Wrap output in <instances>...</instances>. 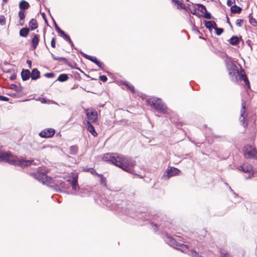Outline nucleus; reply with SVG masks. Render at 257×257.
I'll return each instance as SVG.
<instances>
[{
    "instance_id": "f257e3e1",
    "label": "nucleus",
    "mask_w": 257,
    "mask_h": 257,
    "mask_svg": "<svg viewBox=\"0 0 257 257\" xmlns=\"http://www.w3.org/2000/svg\"><path fill=\"white\" fill-rule=\"evenodd\" d=\"M102 160L113 164L125 172L135 174L136 161L131 158L116 153H107L102 157Z\"/></svg>"
},
{
    "instance_id": "f03ea898",
    "label": "nucleus",
    "mask_w": 257,
    "mask_h": 257,
    "mask_svg": "<svg viewBox=\"0 0 257 257\" xmlns=\"http://www.w3.org/2000/svg\"><path fill=\"white\" fill-rule=\"evenodd\" d=\"M0 161H5L11 165L21 167H27L33 164L34 160H26L24 159H19L18 157L13 156L10 152H0Z\"/></svg>"
},
{
    "instance_id": "7ed1b4c3",
    "label": "nucleus",
    "mask_w": 257,
    "mask_h": 257,
    "mask_svg": "<svg viewBox=\"0 0 257 257\" xmlns=\"http://www.w3.org/2000/svg\"><path fill=\"white\" fill-rule=\"evenodd\" d=\"M229 74L232 81L238 82L239 81H243L247 88H250L249 82L245 70L242 67H240V71H239L236 65H232L229 69Z\"/></svg>"
},
{
    "instance_id": "20e7f679",
    "label": "nucleus",
    "mask_w": 257,
    "mask_h": 257,
    "mask_svg": "<svg viewBox=\"0 0 257 257\" xmlns=\"http://www.w3.org/2000/svg\"><path fill=\"white\" fill-rule=\"evenodd\" d=\"M147 102L151 106L154 107L158 113L165 114H169L170 113V109L167 108L160 98H150L147 100Z\"/></svg>"
},
{
    "instance_id": "39448f33",
    "label": "nucleus",
    "mask_w": 257,
    "mask_h": 257,
    "mask_svg": "<svg viewBox=\"0 0 257 257\" xmlns=\"http://www.w3.org/2000/svg\"><path fill=\"white\" fill-rule=\"evenodd\" d=\"M164 240L165 242L168 244L170 246L176 248L177 249L181 250V251H184V248H187L186 246L184 244H181L177 242L176 240L173 238L172 236H170L168 233H166L164 236Z\"/></svg>"
},
{
    "instance_id": "423d86ee",
    "label": "nucleus",
    "mask_w": 257,
    "mask_h": 257,
    "mask_svg": "<svg viewBox=\"0 0 257 257\" xmlns=\"http://www.w3.org/2000/svg\"><path fill=\"white\" fill-rule=\"evenodd\" d=\"M38 170V172L34 175L36 179L41 182L43 184L48 185L50 183L51 178L46 175L45 171L41 167H39Z\"/></svg>"
},
{
    "instance_id": "0eeeda50",
    "label": "nucleus",
    "mask_w": 257,
    "mask_h": 257,
    "mask_svg": "<svg viewBox=\"0 0 257 257\" xmlns=\"http://www.w3.org/2000/svg\"><path fill=\"white\" fill-rule=\"evenodd\" d=\"M153 221L151 222V225L154 227L155 232L158 231L159 229H164L166 228L164 222H162L161 218L160 216L157 215H155Z\"/></svg>"
},
{
    "instance_id": "6e6552de",
    "label": "nucleus",
    "mask_w": 257,
    "mask_h": 257,
    "mask_svg": "<svg viewBox=\"0 0 257 257\" xmlns=\"http://www.w3.org/2000/svg\"><path fill=\"white\" fill-rule=\"evenodd\" d=\"M243 151L244 157L247 159L254 157L256 153L255 149L249 145L244 146Z\"/></svg>"
},
{
    "instance_id": "1a4fd4ad",
    "label": "nucleus",
    "mask_w": 257,
    "mask_h": 257,
    "mask_svg": "<svg viewBox=\"0 0 257 257\" xmlns=\"http://www.w3.org/2000/svg\"><path fill=\"white\" fill-rule=\"evenodd\" d=\"M86 114L88 119L87 121H90V122H94L97 119V112L94 109L86 110Z\"/></svg>"
},
{
    "instance_id": "9d476101",
    "label": "nucleus",
    "mask_w": 257,
    "mask_h": 257,
    "mask_svg": "<svg viewBox=\"0 0 257 257\" xmlns=\"http://www.w3.org/2000/svg\"><path fill=\"white\" fill-rule=\"evenodd\" d=\"M80 53L84 58L95 63L101 69H103V64L99 61H98L95 57L91 56L90 55L85 54L84 53L81 51L80 52Z\"/></svg>"
},
{
    "instance_id": "9b49d317",
    "label": "nucleus",
    "mask_w": 257,
    "mask_h": 257,
    "mask_svg": "<svg viewBox=\"0 0 257 257\" xmlns=\"http://www.w3.org/2000/svg\"><path fill=\"white\" fill-rule=\"evenodd\" d=\"M55 134V130L53 128H47L42 131L39 136L42 138H48L52 137Z\"/></svg>"
},
{
    "instance_id": "f8f14e48",
    "label": "nucleus",
    "mask_w": 257,
    "mask_h": 257,
    "mask_svg": "<svg viewBox=\"0 0 257 257\" xmlns=\"http://www.w3.org/2000/svg\"><path fill=\"white\" fill-rule=\"evenodd\" d=\"M121 202L122 204H119V203L116 204L115 209L121 212L122 214L130 215V210L128 208L124 207L123 206V205L125 204V202L123 201H121Z\"/></svg>"
},
{
    "instance_id": "ddd939ff",
    "label": "nucleus",
    "mask_w": 257,
    "mask_h": 257,
    "mask_svg": "<svg viewBox=\"0 0 257 257\" xmlns=\"http://www.w3.org/2000/svg\"><path fill=\"white\" fill-rule=\"evenodd\" d=\"M246 116L245 114V103L243 100L241 103V109L240 110V116L242 118L240 119V121L242 123V125L245 127L247 125V123L245 122V117Z\"/></svg>"
},
{
    "instance_id": "4468645a",
    "label": "nucleus",
    "mask_w": 257,
    "mask_h": 257,
    "mask_svg": "<svg viewBox=\"0 0 257 257\" xmlns=\"http://www.w3.org/2000/svg\"><path fill=\"white\" fill-rule=\"evenodd\" d=\"M67 182L71 185L72 189L74 191H76L78 188H79L78 184V176H75L72 177V179H68Z\"/></svg>"
},
{
    "instance_id": "2eb2a0df",
    "label": "nucleus",
    "mask_w": 257,
    "mask_h": 257,
    "mask_svg": "<svg viewBox=\"0 0 257 257\" xmlns=\"http://www.w3.org/2000/svg\"><path fill=\"white\" fill-rule=\"evenodd\" d=\"M92 122H90V121H87L86 127L88 131H89L92 135L94 137L97 136V133L95 131L94 127L92 124Z\"/></svg>"
},
{
    "instance_id": "dca6fc26",
    "label": "nucleus",
    "mask_w": 257,
    "mask_h": 257,
    "mask_svg": "<svg viewBox=\"0 0 257 257\" xmlns=\"http://www.w3.org/2000/svg\"><path fill=\"white\" fill-rule=\"evenodd\" d=\"M21 77L23 81H27L31 77V72L28 69H23L21 72Z\"/></svg>"
},
{
    "instance_id": "f3484780",
    "label": "nucleus",
    "mask_w": 257,
    "mask_h": 257,
    "mask_svg": "<svg viewBox=\"0 0 257 257\" xmlns=\"http://www.w3.org/2000/svg\"><path fill=\"white\" fill-rule=\"evenodd\" d=\"M166 172L168 176L171 177L178 174L180 172V170L174 167H170L167 170Z\"/></svg>"
},
{
    "instance_id": "a211bd4d",
    "label": "nucleus",
    "mask_w": 257,
    "mask_h": 257,
    "mask_svg": "<svg viewBox=\"0 0 257 257\" xmlns=\"http://www.w3.org/2000/svg\"><path fill=\"white\" fill-rule=\"evenodd\" d=\"M205 26L209 31H211L212 29L216 28V24L214 21H207L206 20L204 21Z\"/></svg>"
},
{
    "instance_id": "6ab92c4d",
    "label": "nucleus",
    "mask_w": 257,
    "mask_h": 257,
    "mask_svg": "<svg viewBox=\"0 0 257 257\" xmlns=\"http://www.w3.org/2000/svg\"><path fill=\"white\" fill-rule=\"evenodd\" d=\"M31 77L32 80H37L40 77V72L37 68H34L31 73Z\"/></svg>"
},
{
    "instance_id": "aec40b11",
    "label": "nucleus",
    "mask_w": 257,
    "mask_h": 257,
    "mask_svg": "<svg viewBox=\"0 0 257 257\" xmlns=\"http://www.w3.org/2000/svg\"><path fill=\"white\" fill-rule=\"evenodd\" d=\"M241 39V37L240 38H238L237 36L234 35L232 36L229 40V42L230 44H231V45L235 46L239 43Z\"/></svg>"
},
{
    "instance_id": "412c9836",
    "label": "nucleus",
    "mask_w": 257,
    "mask_h": 257,
    "mask_svg": "<svg viewBox=\"0 0 257 257\" xmlns=\"http://www.w3.org/2000/svg\"><path fill=\"white\" fill-rule=\"evenodd\" d=\"M39 42V36L34 34L33 38L32 39V47L33 50L36 49Z\"/></svg>"
},
{
    "instance_id": "4be33fe9",
    "label": "nucleus",
    "mask_w": 257,
    "mask_h": 257,
    "mask_svg": "<svg viewBox=\"0 0 257 257\" xmlns=\"http://www.w3.org/2000/svg\"><path fill=\"white\" fill-rule=\"evenodd\" d=\"M29 26L31 31L34 30L38 28V23L36 19H32L29 23Z\"/></svg>"
},
{
    "instance_id": "5701e85b",
    "label": "nucleus",
    "mask_w": 257,
    "mask_h": 257,
    "mask_svg": "<svg viewBox=\"0 0 257 257\" xmlns=\"http://www.w3.org/2000/svg\"><path fill=\"white\" fill-rule=\"evenodd\" d=\"M172 2L174 5H177V8L178 9H183L187 10V7L179 0H172Z\"/></svg>"
},
{
    "instance_id": "b1692460",
    "label": "nucleus",
    "mask_w": 257,
    "mask_h": 257,
    "mask_svg": "<svg viewBox=\"0 0 257 257\" xmlns=\"http://www.w3.org/2000/svg\"><path fill=\"white\" fill-rule=\"evenodd\" d=\"M19 7L21 10L25 11L30 7V5L27 1L23 0L20 2Z\"/></svg>"
},
{
    "instance_id": "393cba45",
    "label": "nucleus",
    "mask_w": 257,
    "mask_h": 257,
    "mask_svg": "<svg viewBox=\"0 0 257 257\" xmlns=\"http://www.w3.org/2000/svg\"><path fill=\"white\" fill-rule=\"evenodd\" d=\"M30 32L29 28L27 27L22 28L20 31V36L23 37H27Z\"/></svg>"
},
{
    "instance_id": "a878e982",
    "label": "nucleus",
    "mask_w": 257,
    "mask_h": 257,
    "mask_svg": "<svg viewBox=\"0 0 257 257\" xmlns=\"http://www.w3.org/2000/svg\"><path fill=\"white\" fill-rule=\"evenodd\" d=\"M242 11V8L234 5L230 8V11L233 14H240Z\"/></svg>"
},
{
    "instance_id": "bb28decb",
    "label": "nucleus",
    "mask_w": 257,
    "mask_h": 257,
    "mask_svg": "<svg viewBox=\"0 0 257 257\" xmlns=\"http://www.w3.org/2000/svg\"><path fill=\"white\" fill-rule=\"evenodd\" d=\"M186 11H189L192 15H195L197 17H198V18H200L201 16L199 13L196 12V8H193V9H192L190 7V5L189 4L187 7V10Z\"/></svg>"
},
{
    "instance_id": "cd10ccee",
    "label": "nucleus",
    "mask_w": 257,
    "mask_h": 257,
    "mask_svg": "<svg viewBox=\"0 0 257 257\" xmlns=\"http://www.w3.org/2000/svg\"><path fill=\"white\" fill-rule=\"evenodd\" d=\"M69 77L67 74H60L56 81H59L60 82H65L68 79Z\"/></svg>"
},
{
    "instance_id": "c85d7f7f",
    "label": "nucleus",
    "mask_w": 257,
    "mask_h": 257,
    "mask_svg": "<svg viewBox=\"0 0 257 257\" xmlns=\"http://www.w3.org/2000/svg\"><path fill=\"white\" fill-rule=\"evenodd\" d=\"M78 148L77 146L74 145L70 147V154L72 155H75L77 154Z\"/></svg>"
},
{
    "instance_id": "c756f323",
    "label": "nucleus",
    "mask_w": 257,
    "mask_h": 257,
    "mask_svg": "<svg viewBox=\"0 0 257 257\" xmlns=\"http://www.w3.org/2000/svg\"><path fill=\"white\" fill-rule=\"evenodd\" d=\"M52 58L55 60H57L60 62H63L65 63H68V60L66 58L64 57H57L53 53H51Z\"/></svg>"
},
{
    "instance_id": "7c9ffc66",
    "label": "nucleus",
    "mask_w": 257,
    "mask_h": 257,
    "mask_svg": "<svg viewBox=\"0 0 257 257\" xmlns=\"http://www.w3.org/2000/svg\"><path fill=\"white\" fill-rule=\"evenodd\" d=\"M252 167L250 164H244L243 172L245 173H250L252 172Z\"/></svg>"
},
{
    "instance_id": "2f4dec72",
    "label": "nucleus",
    "mask_w": 257,
    "mask_h": 257,
    "mask_svg": "<svg viewBox=\"0 0 257 257\" xmlns=\"http://www.w3.org/2000/svg\"><path fill=\"white\" fill-rule=\"evenodd\" d=\"M11 88L17 92H21L23 89V87L21 85L18 86L15 84H12Z\"/></svg>"
},
{
    "instance_id": "473e14b6",
    "label": "nucleus",
    "mask_w": 257,
    "mask_h": 257,
    "mask_svg": "<svg viewBox=\"0 0 257 257\" xmlns=\"http://www.w3.org/2000/svg\"><path fill=\"white\" fill-rule=\"evenodd\" d=\"M83 171L86 172H90L91 174L98 175V174L96 172L95 169L93 168H86L83 169Z\"/></svg>"
},
{
    "instance_id": "72a5a7b5",
    "label": "nucleus",
    "mask_w": 257,
    "mask_h": 257,
    "mask_svg": "<svg viewBox=\"0 0 257 257\" xmlns=\"http://www.w3.org/2000/svg\"><path fill=\"white\" fill-rule=\"evenodd\" d=\"M198 6V10L202 13H203L207 11L206 7L202 4H195Z\"/></svg>"
},
{
    "instance_id": "f704fd0d",
    "label": "nucleus",
    "mask_w": 257,
    "mask_h": 257,
    "mask_svg": "<svg viewBox=\"0 0 257 257\" xmlns=\"http://www.w3.org/2000/svg\"><path fill=\"white\" fill-rule=\"evenodd\" d=\"M123 85L126 86L127 87V89H129L132 91V92L134 93L135 92V88L133 85L129 84L127 82H124L123 83Z\"/></svg>"
},
{
    "instance_id": "c9c22d12",
    "label": "nucleus",
    "mask_w": 257,
    "mask_h": 257,
    "mask_svg": "<svg viewBox=\"0 0 257 257\" xmlns=\"http://www.w3.org/2000/svg\"><path fill=\"white\" fill-rule=\"evenodd\" d=\"M203 17L207 19H213L214 18L212 16L211 14L208 12L207 11L205 12L203 14Z\"/></svg>"
},
{
    "instance_id": "e433bc0d",
    "label": "nucleus",
    "mask_w": 257,
    "mask_h": 257,
    "mask_svg": "<svg viewBox=\"0 0 257 257\" xmlns=\"http://www.w3.org/2000/svg\"><path fill=\"white\" fill-rule=\"evenodd\" d=\"M97 176H99L100 177V183L101 185H106V178H104L102 174H99L98 175H97Z\"/></svg>"
},
{
    "instance_id": "4c0bfd02",
    "label": "nucleus",
    "mask_w": 257,
    "mask_h": 257,
    "mask_svg": "<svg viewBox=\"0 0 257 257\" xmlns=\"http://www.w3.org/2000/svg\"><path fill=\"white\" fill-rule=\"evenodd\" d=\"M19 16L21 21H23L25 18V11L24 10H20L19 12Z\"/></svg>"
},
{
    "instance_id": "58836bf2",
    "label": "nucleus",
    "mask_w": 257,
    "mask_h": 257,
    "mask_svg": "<svg viewBox=\"0 0 257 257\" xmlns=\"http://www.w3.org/2000/svg\"><path fill=\"white\" fill-rule=\"evenodd\" d=\"M214 30H215L216 34L217 36L220 35L224 31V29L223 28H218L217 27V26H216V28H214Z\"/></svg>"
},
{
    "instance_id": "ea45409f",
    "label": "nucleus",
    "mask_w": 257,
    "mask_h": 257,
    "mask_svg": "<svg viewBox=\"0 0 257 257\" xmlns=\"http://www.w3.org/2000/svg\"><path fill=\"white\" fill-rule=\"evenodd\" d=\"M249 23L254 27L257 26V21L255 20L254 18H250L249 19Z\"/></svg>"
},
{
    "instance_id": "a19ab883",
    "label": "nucleus",
    "mask_w": 257,
    "mask_h": 257,
    "mask_svg": "<svg viewBox=\"0 0 257 257\" xmlns=\"http://www.w3.org/2000/svg\"><path fill=\"white\" fill-rule=\"evenodd\" d=\"M244 20L243 19H237L235 22V24L237 27H240L242 26Z\"/></svg>"
},
{
    "instance_id": "79ce46f5",
    "label": "nucleus",
    "mask_w": 257,
    "mask_h": 257,
    "mask_svg": "<svg viewBox=\"0 0 257 257\" xmlns=\"http://www.w3.org/2000/svg\"><path fill=\"white\" fill-rule=\"evenodd\" d=\"M6 24V18L3 15L0 16V25L4 26Z\"/></svg>"
},
{
    "instance_id": "37998d69",
    "label": "nucleus",
    "mask_w": 257,
    "mask_h": 257,
    "mask_svg": "<svg viewBox=\"0 0 257 257\" xmlns=\"http://www.w3.org/2000/svg\"><path fill=\"white\" fill-rule=\"evenodd\" d=\"M190 255L192 257H201L198 252L195 250H191L190 251Z\"/></svg>"
},
{
    "instance_id": "c03bdc74",
    "label": "nucleus",
    "mask_w": 257,
    "mask_h": 257,
    "mask_svg": "<svg viewBox=\"0 0 257 257\" xmlns=\"http://www.w3.org/2000/svg\"><path fill=\"white\" fill-rule=\"evenodd\" d=\"M192 30L197 34H200V31L197 28L194 23L193 24Z\"/></svg>"
},
{
    "instance_id": "a18cd8bd",
    "label": "nucleus",
    "mask_w": 257,
    "mask_h": 257,
    "mask_svg": "<svg viewBox=\"0 0 257 257\" xmlns=\"http://www.w3.org/2000/svg\"><path fill=\"white\" fill-rule=\"evenodd\" d=\"M66 64H67L69 67H71V68H74V65H75H75H76V63H74L73 64H71V63H69L68 62V63H66ZM75 69H76L79 70V71H80L81 72H83V71H82V70H81V69H80V68H77V67H75Z\"/></svg>"
},
{
    "instance_id": "49530a36",
    "label": "nucleus",
    "mask_w": 257,
    "mask_h": 257,
    "mask_svg": "<svg viewBox=\"0 0 257 257\" xmlns=\"http://www.w3.org/2000/svg\"><path fill=\"white\" fill-rule=\"evenodd\" d=\"M44 76L47 78H52L54 77L55 74L53 72L47 73L44 75Z\"/></svg>"
},
{
    "instance_id": "de8ad7c7",
    "label": "nucleus",
    "mask_w": 257,
    "mask_h": 257,
    "mask_svg": "<svg viewBox=\"0 0 257 257\" xmlns=\"http://www.w3.org/2000/svg\"><path fill=\"white\" fill-rule=\"evenodd\" d=\"M99 79L101 81L103 82H105L107 81V78L105 75H101L99 76Z\"/></svg>"
},
{
    "instance_id": "09e8293b",
    "label": "nucleus",
    "mask_w": 257,
    "mask_h": 257,
    "mask_svg": "<svg viewBox=\"0 0 257 257\" xmlns=\"http://www.w3.org/2000/svg\"><path fill=\"white\" fill-rule=\"evenodd\" d=\"M51 47L53 48H55V47H56L55 38L54 37L51 40Z\"/></svg>"
},
{
    "instance_id": "8fccbe9b",
    "label": "nucleus",
    "mask_w": 257,
    "mask_h": 257,
    "mask_svg": "<svg viewBox=\"0 0 257 257\" xmlns=\"http://www.w3.org/2000/svg\"><path fill=\"white\" fill-rule=\"evenodd\" d=\"M9 100V98H8L6 96H3V95H0V100L3 101H8Z\"/></svg>"
},
{
    "instance_id": "3c124183",
    "label": "nucleus",
    "mask_w": 257,
    "mask_h": 257,
    "mask_svg": "<svg viewBox=\"0 0 257 257\" xmlns=\"http://www.w3.org/2000/svg\"><path fill=\"white\" fill-rule=\"evenodd\" d=\"M52 19H53V21L54 24L55 28L56 30L57 31V32H58L59 31H60L61 30V29L58 27V26L57 25V24L56 23V22L54 20V19L53 18H52Z\"/></svg>"
},
{
    "instance_id": "603ef678",
    "label": "nucleus",
    "mask_w": 257,
    "mask_h": 257,
    "mask_svg": "<svg viewBox=\"0 0 257 257\" xmlns=\"http://www.w3.org/2000/svg\"><path fill=\"white\" fill-rule=\"evenodd\" d=\"M63 38L67 42L70 41V37L66 34L63 36Z\"/></svg>"
},
{
    "instance_id": "864d4df0",
    "label": "nucleus",
    "mask_w": 257,
    "mask_h": 257,
    "mask_svg": "<svg viewBox=\"0 0 257 257\" xmlns=\"http://www.w3.org/2000/svg\"><path fill=\"white\" fill-rule=\"evenodd\" d=\"M58 33L62 37H63L66 34L65 32L62 30L61 29L60 31H59Z\"/></svg>"
},
{
    "instance_id": "5fc2aeb1",
    "label": "nucleus",
    "mask_w": 257,
    "mask_h": 257,
    "mask_svg": "<svg viewBox=\"0 0 257 257\" xmlns=\"http://www.w3.org/2000/svg\"><path fill=\"white\" fill-rule=\"evenodd\" d=\"M27 63L28 64L29 67L31 68L32 67V61L30 60H27Z\"/></svg>"
},
{
    "instance_id": "6e6d98bb",
    "label": "nucleus",
    "mask_w": 257,
    "mask_h": 257,
    "mask_svg": "<svg viewBox=\"0 0 257 257\" xmlns=\"http://www.w3.org/2000/svg\"><path fill=\"white\" fill-rule=\"evenodd\" d=\"M10 95H11V96H12L13 97H18L19 94L17 93H14L11 94H10Z\"/></svg>"
},
{
    "instance_id": "4d7b16f0",
    "label": "nucleus",
    "mask_w": 257,
    "mask_h": 257,
    "mask_svg": "<svg viewBox=\"0 0 257 257\" xmlns=\"http://www.w3.org/2000/svg\"><path fill=\"white\" fill-rule=\"evenodd\" d=\"M226 19H227V23L229 24V25L230 26V27L231 28H232V26L231 23L230 22L229 19L228 17V16H226Z\"/></svg>"
},
{
    "instance_id": "13d9d810",
    "label": "nucleus",
    "mask_w": 257,
    "mask_h": 257,
    "mask_svg": "<svg viewBox=\"0 0 257 257\" xmlns=\"http://www.w3.org/2000/svg\"><path fill=\"white\" fill-rule=\"evenodd\" d=\"M221 257H228V255L223 251L221 252Z\"/></svg>"
},
{
    "instance_id": "bf43d9fd",
    "label": "nucleus",
    "mask_w": 257,
    "mask_h": 257,
    "mask_svg": "<svg viewBox=\"0 0 257 257\" xmlns=\"http://www.w3.org/2000/svg\"><path fill=\"white\" fill-rule=\"evenodd\" d=\"M68 42L70 44L72 47L74 48L75 49H76V48L74 47V45L71 40H70V41H68Z\"/></svg>"
},
{
    "instance_id": "052dcab7",
    "label": "nucleus",
    "mask_w": 257,
    "mask_h": 257,
    "mask_svg": "<svg viewBox=\"0 0 257 257\" xmlns=\"http://www.w3.org/2000/svg\"><path fill=\"white\" fill-rule=\"evenodd\" d=\"M232 3H233L232 2V1L231 0H227V5L228 6H231Z\"/></svg>"
},
{
    "instance_id": "680f3d73",
    "label": "nucleus",
    "mask_w": 257,
    "mask_h": 257,
    "mask_svg": "<svg viewBox=\"0 0 257 257\" xmlns=\"http://www.w3.org/2000/svg\"><path fill=\"white\" fill-rule=\"evenodd\" d=\"M246 44L249 46L250 47H251V41L249 40H248L247 41H246Z\"/></svg>"
},
{
    "instance_id": "e2e57ef3",
    "label": "nucleus",
    "mask_w": 257,
    "mask_h": 257,
    "mask_svg": "<svg viewBox=\"0 0 257 257\" xmlns=\"http://www.w3.org/2000/svg\"><path fill=\"white\" fill-rule=\"evenodd\" d=\"M243 167H244V165L242 166H240L238 167V170L243 171Z\"/></svg>"
},
{
    "instance_id": "0e129e2a",
    "label": "nucleus",
    "mask_w": 257,
    "mask_h": 257,
    "mask_svg": "<svg viewBox=\"0 0 257 257\" xmlns=\"http://www.w3.org/2000/svg\"><path fill=\"white\" fill-rule=\"evenodd\" d=\"M16 78V76L14 74V75H12L11 77H10V79L11 80H14Z\"/></svg>"
},
{
    "instance_id": "69168bd1",
    "label": "nucleus",
    "mask_w": 257,
    "mask_h": 257,
    "mask_svg": "<svg viewBox=\"0 0 257 257\" xmlns=\"http://www.w3.org/2000/svg\"><path fill=\"white\" fill-rule=\"evenodd\" d=\"M42 16L43 19L44 20H45L46 19H47V18H46V15H45V13H44V12H43V13H42Z\"/></svg>"
},
{
    "instance_id": "338daca9",
    "label": "nucleus",
    "mask_w": 257,
    "mask_h": 257,
    "mask_svg": "<svg viewBox=\"0 0 257 257\" xmlns=\"http://www.w3.org/2000/svg\"><path fill=\"white\" fill-rule=\"evenodd\" d=\"M39 161L38 160H37V162H35L34 161V162H33V164L32 165H39Z\"/></svg>"
},
{
    "instance_id": "774afa93",
    "label": "nucleus",
    "mask_w": 257,
    "mask_h": 257,
    "mask_svg": "<svg viewBox=\"0 0 257 257\" xmlns=\"http://www.w3.org/2000/svg\"><path fill=\"white\" fill-rule=\"evenodd\" d=\"M41 102H42V103H46V99H45V98H42V100H41Z\"/></svg>"
}]
</instances>
